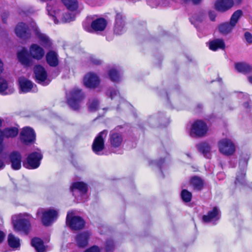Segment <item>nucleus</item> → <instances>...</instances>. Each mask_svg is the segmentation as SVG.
<instances>
[{
	"label": "nucleus",
	"mask_w": 252,
	"mask_h": 252,
	"mask_svg": "<svg viewBox=\"0 0 252 252\" xmlns=\"http://www.w3.org/2000/svg\"><path fill=\"white\" fill-rule=\"evenodd\" d=\"M90 60L91 62L94 65H99L102 63L101 60L95 58L94 56L90 57Z\"/></svg>",
	"instance_id": "nucleus-56"
},
{
	"label": "nucleus",
	"mask_w": 252,
	"mask_h": 252,
	"mask_svg": "<svg viewBox=\"0 0 252 252\" xmlns=\"http://www.w3.org/2000/svg\"><path fill=\"white\" fill-rule=\"evenodd\" d=\"M8 89V84L7 81L3 78L0 77V94L2 95L10 94H12L14 89L10 88L6 91Z\"/></svg>",
	"instance_id": "nucleus-34"
},
{
	"label": "nucleus",
	"mask_w": 252,
	"mask_h": 252,
	"mask_svg": "<svg viewBox=\"0 0 252 252\" xmlns=\"http://www.w3.org/2000/svg\"><path fill=\"white\" fill-rule=\"evenodd\" d=\"M234 28L229 22L221 23L218 26L219 32L223 35H227L230 33Z\"/></svg>",
	"instance_id": "nucleus-27"
},
{
	"label": "nucleus",
	"mask_w": 252,
	"mask_h": 252,
	"mask_svg": "<svg viewBox=\"0 0 252 252\" xmlns=\"http://www.w3.org/2000/svg\"><path fill=\"white\" fill-rule=\"evenodd\" d=\"M105 94L108 97L110 98L112 100L115 96L119 95L120 93L118 90L115 89L113 87H109L106 90Z\"/></svg>",
	"instance_id": "nucleus-43"
},
{
	"label": "nucleus",
	"mask_w": 252,
	"mask_h": 252,
	"mask_svg": "<svg viewBox=\"0 0 252 252\" xmlns=\"http://www.w3.org/2000/svg\"><path fill=\"white\" fill-rule=\"evenodd\" d=\"M5 167V164L3 161L0 159V170L3 169Z\"/></svg>",
	"instance_id": "nucleus-62"
},
{
	"label": "nucleus",
	"mask_w": 252,
	"mask_h": 252,
	"mask_svg": "<svg viewBox=\"0 0 252 252\" xmlns=\"http://www.w3.org/2000/svg\"><path fill=\"white\" fill-rule=\"evenodd\" d=\"M4 138H13L18 134L19 130L16 127L12 126L5 127L2 129Z\"/></svg>",
	"instance_id": "nucleus-32"
},
{
	"label": "nucleus",
	"mask_w": 252,
	"mask_h": 252,
	"mask_svg": "<svg viewBox=\"0 0 252 252\" xmlns=\"http://www.w3.org/2000/svg\"><path fill=\"white\" fill-rule=\"evenodd\" d=\"M69 189L73 195H74V191L76 189L78 190L81 193L85 194L88 191V186L87 184L83 182H76L72 184Z\"/></svg>",
	"instance_id": "nucleus-24"
},
{
	"label": "nucleus",
	"mask_w": 252,
	"mask_h": 252,
	"mask_svg": "<svg viewBox=\"0 0 252 252\" xmlns=\"http://www.w3.org/2000/svg\"><path fill=\"white\" fill-rule=\"evenodd\" d=\"M159 118L158 119L159 126H166L170 123L169 118L166 117L164 113L158 112V113Z\"/></svg>",
	"instance_id": "nucleus-40"
},
{
	"label": "nucleus",
	"mask_w": 252,
	"mask_h": 252,
	"mask_svg": "<svg viewBox=\"0 0 252 252\" xmlns=\"http://www.w3.org/2000/svg\"><path fill=\"white\" fill-rule=\"evenodd\" d=\"M205 13L203 11H199L198 12L194 14L191 18L189 19V21L191 23L197 28V26L196 24L197 22L201 23L203 22L204 17H205Z\"/></svg>",
	"instance_id": "nucleus-35"
},
{
	"label": "nucleus",
	"mask_w": 252,
	"mask_h": 252,
	"mask_svg": "<svg viewBox=\"0 0 252 252\" xmlns=\"http://www.w3.org/2000/svg\"><path fill=\"white\" fill-rule=\"evenodd\" d=\"M43 155L40 152H33L30 154L23 161V166L28 169H35L39 167Z\"/></svg>",
	"instance_id": "nucleus-6"
},
{
	"label": "nucleus",
	"mask_w": 252,
	"mask_h": 252,
	"mask_svg": "<svg viewBox=\"0 0 252 252\" xmlns=\"http://www.w3.org/2000/svg\"><path fill=\"white\" fill-rule=\"evenodd\" d=\"M15 185V189L17 190L19 189L26 190L28 189L29 187V183L28 181L26 179H22L21 180L18 184H14Z\"/></svg>",
	"instance_id": "nucleus-42"
},
{
	"label": "nucleus",
	"mask_w": 252,
	"mask_h": 252,
	"mask_svg": "<svg viewBox=\"0 0 252 252\" xmlns=\"http://www.w3.org/2000/svg\"><path fill=\"white\" fill-rule=\"evenodd\" d=\"M4 138V134L3 130L0 129V154L2 153L3 150V140Z\"/></svg>",
	"instance_id": "nucleus-53"
},
{
	"label": "nucleus",
	"mask_w": 252,
	"mask_h": 252,
	"mask_svg": "<svg viewBox=\"0 0 252 252\" xmlns=\"http://www.w3.org/2000/svg\"><path fill=\"white\" fill-rule=\"evenodd\" d=\"M22 158L21 154L18 151H13L9 154V159L12 169L18 170L21 168Z\"/></svg>",
	"instance_id": "nucleus-15"
},
{
	"label": "nucleus",
	"mask_w": 252,
	"mask_h": 252,
	"mask_svg": "<svg viewBox=\"0 0 252 252\" xmlns=\"http://www.w3.org/2000/svg\"><path fill=\"white\" fill-rule=\"evenodd\" d=\"M248 159L246 158H241L239 160V168L240 171L238 173L236 177L235 184L237 185L238 184L246 186L247 183L245 180L246 171L248 165Z\"/></svg>",
	"instance_id": "nucleus-11"
},
{
	"label": "nucleus",
	"mask_w": 252,
	"mask_h": 252,
	"mask_svg": "<svg viewBox=\"0 0 252 252\" xmlns=\"http://www.w3.org/2000/svg\"><path fill=\"white\" fill-rule=\"evenodd\" d=\"M5 237L4 233L0 230V244H1L4 240Z\"/></svg>",
	"instance_id": "nucleus-60"
},
{
	"label": "nucleus",
	"mask_w": 252,
	"mask_h": 252,
	"mask_svg": "<svg viewBox=\"0 0 252 252\" xmlns=\"http://www.w3.org/2000/svg\"><path fill=\"white\" fill-rule=\"evenodd\" d=\"M154 90L157 92V94L161 97L166 100L167 104L171 107L170 102L169 101V94H177L179 92V87L177 85H171L169 88V92H167L164 90L161 91V89L158 87L154 88Z\"/></svg>",
	"instance_id": "nucleus-13"
},
{
	"label": "nucleus",
	"mask_w": 252,
	"mask_h": 252,
	"mask_svg": "<svg viewBox=\"0 0 252 252\" xmlns=\"http://www.w3.org/2000/svg\"><path fill=\"white\" fill-rule=\"evenodd\" d=\"M99 104V101L97 99H94L90 100L88 103V109L90 112H95L98 108Z\"/></svg>",
	"instance_id": "nucleus-46"
},
{
	"label": "nucleus",
	"mask_w": 252,
	"mask_h": 252,
	"mask_svg": "<svg viewBox=\"0 0 252 252\" xmlns=\"http://www.w3.org/2000/svg\"><path fill=\"white\" fill-rule=\"evenodd\" d=\"M109 77L111 81L113 82H119L120 81V75L118 70L112 68L108 71Z\"/></svg>",
	"instance_id": "nucleus-39"
},
{
	"label": "nucleus",
	"mask_w": 252,
	"mask_h": 252,
	"mask_svg": "<svg viewBox=\"0 0 252 252\" xmlns=\"http://www.w3.org/2000/svg\"><path fill=\"white\" fill-rule=\"evenodd\" d=\"M108 130L104 129L99 132L94 138L92 147L93 151L96 155H101V152L104 149L105 139Z\"/></svg>",
	"instance_id": "nucleus-9"
},
{
	"label": "nucleus",
	"mask_w": 252,
	"mask_h": 252,
	"mask_svg": "<svg viewBox=\"0 0 252 252\" xmlns=\"http://www.w3.org/2000/svg\"><path fill=\"white\" fill-rule=\"evenodd\" d=\"M220 214L219 208L215 206L212 210L209 211L207 215L202 216V221L204 223H209L213 220H218L220 219Z\"/></svg>",
	"instance_id": "nucleus-18"
},
{
	"label": "nucleus",
	"mask_w": 252,
	"mask_h": 252,
	"mask_svg": "<svg viewBox=\"0 0 252 252\" xmlns=\"http://www.w3.org/2000/svg\"><path fill=\"white\" fill-rule=\"evenodd\" d=\"M75 19L74 15L70 12H66L63 14L62 21L64 23H67L72 21Z\"/></svg>",
	"instance_id": "nucleus-49"
},
{
	"label": "nucleus",
	"mask_w": 252,
	"mask_h": 252,
	"mask_svg": "<svg viewBox=\"0 0 252 252\" xmlns=\"http://www.w3.org/2000/svg\"><path fill=\"white\" fill-rule=\"evenodd\" d=\"M17 58L19 61L23 65H29L30 64V60L29 58V53L28 51L23 48L21 51L17 53Z\"/></svg>",
	"instance_id": "nucleus-31"
},
{
	"label": "nucleus",
	"mask_w": 252,
	"mask_h": 252,
	"mask_svg": "<svg viewBox=\"0 0 252 252\" xmlns=\"http://www.w3.org/2000/svg\"><path fill=\"white\" fill-rule=\"evenodd\" d=\"M100 83L98 77L94 73H89L84 78V84L87 88L95 89Z\"/></svg>",
	"instance_id": "nucleus-17"
},
{
	"label": "nucleus",
	"mask_w": 252,
	"mask_h": 252,
	"mask_svg": "<svg viewBox=\"0 0 252 252\" xmlns=\"http://www.w3.org/2000/svg\"><path fill=\"white\" fill-rule=\"evenodd\" d=\"M108 141L110 143L112 152L117 154H122V150L119 149L123 141V136L121 132H118L116 128L111 130L109 134Z\"/></svg>",
	"instance_id": "nucleus-5"
},
{
	"label": "nucleus",
	"mask_w": 252,
	"mask_h": 252,
	"mask_svg": "<svg viewBox=\"0 0 252 252\" xmlns=\"http://www.w3.org/2000/svg\"><path fill=\"white\" fill-rule=\"evenodd\" d=\"M31 246L33 247L36 252H45L46 248L43 241L39 237H33L31 241Z\"/></svg>",
	"instance_id": "nucleus-26"
},
{
	"label": "nucleus",
	"mask_w": 252,
	"mask_h": 252,
	"mask_svg": "<svg viewBox=\"0 0 252 252\" xmlns=\"http://www.w3.org/2000/svg\"><path fill=\"white\" fill-rule=\"evenodd\" d=\"M35 34L41 42V45L45 48H50L52 46V42L49 37L44 33L40 32L38 30L35 32Z\"/></svg>",
	"instance_id": "nucleus-29"
},
{
	"label": "nucleus",
	"mask_w": 252,
	"mask_h": 252,
	"mask_svg": "<svg viewBox=\"0 0 252 252\" xmlns=\"http://www.w3.org/2000/svg\"><path fill=\"white\" fill-rule=\"evenodd\" d=\"M10 15L8 11H3L1 14L2 22L3 24H6L7 23V19Z\"/></svg>",
	"instance_id": "nucleus-52"
},
{
	"label": "nucleus",
	"mask_w": 252,
	"mask_h": 252,
	"mask_svg": "<svg viewBox=\"0 0 252 252\" xmlns=\"http://www.w3.org/2000/svg\"><path fill=\"white\" fill-rule=\"evenodd\" d=\"M234 67L238 72L244 74L252 72V65L244 62L235 63Z\"/></svg>",
	"instance_id": "nucleus-22"
},
{
	"label": "nucleus",
	"mask_w": 252,
	"mask_h": 252,
	"mask_svg": "<svg viewBox=\"0 0 252 252\" xmlns=\"http://www.w3.org/2000/svg\"><path fill=\"white\" fill-rule=\"evenodd\" d=\"M62 1L66 7L70 11H73L78 8L77 0H62Z\"/></svg>",
	"instance_id": "nucleus-38"
},
{
	"label": "nucleus",
	"mask_w": 252,
	"mask_h": 252,
	"mask_svg": "<svg viewBox=\"0 0 252 252\" xmlns=\"http://www.w3.org/2000/svg\"><path fill=\"white\" fill-rule=\"evenodd\" d=\"M165 163V158H160L159 159L157 160L152 161L151 164H152L157 167L160 172L161 177L163 178H164V175L162 171V167L163 165Z\"/></svg>",
	"instance_id": "nucleus-41"
},
{
	"label": "nucleus",
	"mask_w": 252,
	"mask_h": 252,
	"mask_svg": "<svg viewBox=\"0 0 252 252\" xmlns=\"http://www.w3.org/2000/svg\"><path fill=\"white\" fill-rule=\"evenodd\" d=\"M243 13L242 10L238 9L235 11L231 15L229 22L235 27L240 18L243 16Z\"/></svg>",
	"instance_id": "nucleus-37"
},
{
	"label": "nucleus",
	"mask_w": 252,
	"mask_h": 252,
	"mask_svg": "<svg viewBox=\"0 0 252 252\" xmlns=\"http://www.w3.org/2000/svg\"><path fill=\"white\" fill-rule=\"evenodd\" d=\"M249 82L252 84V75L248 77Z\"/></svg>",
	"instance_id": "nucleus-64"
},
{
	"label": "nucleus",
	"mask_w": 252,
	"mask_h": 252,
	"mask_svg": "<svg viewBox=\"0 0 252 252\" xmlns=\"http://www.w3.org/2000/svg\"><path fill=\"white\" fill-rule=\"evenodd\" d=\"M83 27L84 29L87 32H91L93 30L91 28V25L90 26V23L87 21L83 23Z\"/></svg>",
	"instance_id": "nucleus-57"
},
{
	"label": "nucleus",
	"mask_w": 252,
	"mask_h": 252,
	"mask_svg": "<svg viewBox=\"0 0 252 252\" xmlns=\"http://www.w3.org/2000/svg\"><path fill=\"white\" fill-rule=\"evenodd\" d=\"M35 81L42 86H47L50 80L48 78L47 72L45 68L40 64L35 65L33 67Z\"/></svg>",
	"instance_id": "nucleus-8"
},
{
	"label": "nucleus",
	"mask_w": 252,
	"mask_h": 252,
	"mask_svg": "<svg viewBox=\"0 0 252 252\" xmlns=\"http://www.w3.org/2000/svg\"><path fill=\"white\" fill-rule=\"evenodd\" d=\"M197 148L199 152L203 155L206 158H209L207 155L210 153L211 151V146L207 142H202L196 145Z\"/></svg>",
	"instance_id": "nucleus-36"
},
{
	"label": "nucleus",
	"mask_w": 252,
	"mask_h": 252,
	"mask_svg": "<svg viewBox=\"0 0 252 252\" xmlns=\"http://www.w3.org/2000/svg\"><path fill=\"white\" fill-rule=\"evenodd\" d=\"M20 91L27 93L32 91L33 83L25 77H20L18 79Z\"/></svg>",
	"instance_id": "nucleus-19"
},
{
	"label": "nucleus",
	"mask_w": 252,
	"mask_h": 252,
	"mask_svg": "<svg viewBox=\"0 0 252 252\" xmlns=\"http://www.w3.org/2000/svg\"><path fill=\"white\" fill-rule=\"evenodd\" d=\"M234 5L233 0H217L215 3V9L220 12H225Z\"/></svg>",
	"instance_id": "nucleus-16"
},
{
	"label": "nucleus",
	"mask_w": 252,
	"mask_h": 252,
	"mask_svg": "<svg viewBox=\"0 0 252 252\" xmlns=\"http://www.w3.org/2000/svg\"><path fill=\"white\" fill-rule=\"evenodd\" d=\"M125 24L124 19V16L121 13L117 12L115 16V24Z\"/></svg>",
	"instance_id": "nucleus-51"
},
{
	"label": "nucleus",
	"mask_w": 252,
	"mask_h": 252,
	"mask_svg": "<svg viewBox=\"0 0 252 252\" xmlns=\"http://www.w3.org/2000/svg\"><path fill=\"white\" fill-rule=\"evenodd\" d=\"M31 215L25 214L23 216H20L15 220H12L14 230L24 235H28L32 230Z\"/></svg>",
	"instance_id": "nucleus-1"
},
{
	"label": "nucleus",
	"mask_w": 252,
	"mask_h": 252,
	"mask_svg": "<svg viewBox=\"0 0 252 252\" xmlns=\"http://www.w3.org/2000/svg\"><path fill=\"white\" fill-rule=\"evenodd\" d=\"M220 152L226 156L232 155L235 151L233 143L229 139L225 138L220 140L218 143Z\"/></svg>",
	"instance_id": "nucleus-12"
},
{
	"label": "nucleus",
	"mask_w": 252,
	"mask_h": 252,
	"mask_svg": "<svg viewBox=\"0 0 252 252\" xmlns=\"http://www.w3.org/2000/svg\"><path fill=\"white\" fill-rule=\"evenodd\" d=\"M47 63L51 67H56L59 64L58 56L56 52L49 51L46 55Z\"/></svg>",
	"instance_id": "nucleus-25"
},
{
	"label": "nucleus",
	"mask_w": 252,
	"mask_h": 252,
	"mask_svg": "<svg viewBox=\"0 0 252 252\" xmlns=\"http://www.w3.org/2000/svg\"><path fill=\"white\" fill-rule=\"evenodd\" d=\"M209 17L211 21H215L217 14L215 11L210 10L208 12Z\"/></svg>",
	"instance_id": "nucleus-58"
},
{
	"label": "nucleus",
	"mask_w": 252,
	"mask_h": 252,
	"mask_svg": "<svg viewBox=\"0 0 252 252\" xmlns=\"http://www.w3.org/2000/svg\"><path fill=\"white\" fill-rule=\"evenodd\" d=\"M159 118V116H158V114L152 116H150L147 121L149 125L152 127H159V123L158 119Z\"/></svg>",
	"instance_id": "nucleus-44"
},
{
	"label": "nucleus",
	"mask_w": 252,
	"mask_h": 252,
	"mask_svg": "<svg viewBox=\"0 0 252 252\" xmlns=\"http://www.w3.org/2000/svg\"><path fill=\"white\" fill-rule=\"evenodd\" d=\"M208 131V126L203 121L197 120L192 124L189 135L192 137L200 138L205 135Z\"/></svg>",
	"instance_id": "nucleus-7"
},
{
	"label": "nucleus",
	"mask_w": 252,
	"mask_h": 252,
	"mask_svg": "<svg viewBox=\"0 0 252 252\" xmlns=\"http://www.w3.org/2000/svg\"><path fill=\"white\" fill-rule=\"evenodd\" d=\"M47 10L48 12V15L52 17L53 20L54 21L55 24H58L59 21L55 16V12L54 10H52V7L49 6L48 4L47 5Z\"/></svg>",
	"instance_id": "nucleus-50"
},
{
	"label": "nucleus",
	"mask_w": 252,
	"mask_h": 252,
	"mask_svg": "<svg viewBox=\"0 0 252 252\" xmlns=\"http://www.w3.org/2000/svg\"><path fill=\"white\" fill-rule=\"evenodd\" d=\"M181 197L184 202L188 203L191 200L192 193L187 189H184L181 191Z\"/></svg>",
	"instance_id": "nucleus-45"
},
{
	"label": "nucleus",
	"mask_w": 252,
	"mask_h": 252,
	"mask_svg": "<svg viewBox=\"0 0 252 252\" xmlns=\"http://www.w3.org/2000/svg\"><path fill=\"white\" fill-rule=\"evenodd\" d=\"M15 31L17 36L20 38L27 39L31 38V30L28 26L23 22L18 23Z\"/></svg>",
	"instance_id": "nucleus-14"
},
{
	"label": "nucleus",
	"mask_w": 252,
	"mask_h": 252,
	"mask_svg": "<svg viewBox=\"0 0 252 252\" xmlns=\"http://www.w3.org/2000/svg\"><path fill=\"white\" fill-rule=\"evenodd\" d=\"M41 217V221L43 225L49 226L53 223L58 217V212L53 209L45 210L43 208H39L36 212V216Z\"/></svg>",
	"instance_id": "nucleus-4"
},
{
	"label": "nucleus",
	"mask_w": 252,
	"mask_h": 252,
	"mask_svg": "<svg viewBox=\"0 0 252 252\" xmlns=\"http://www.w3.org/2000/svg\"><path fill=\"white\" fill-rule=\"evenodd\" d=\"M203 108V105L202 104H198L196 106V109L197 112H200Z\"/></svg>",
	"instance_id": "nucleus-61"
},
{
	"label": "nucleus",
	"mask_w": 252,
	"mask_h": 252,
	"mask_svg": "<svg viewBox=\"0 0 252 252\" xmlns=\"http://www.w3.org/2000/svg\"><path fill=\"white\" fill-rule=\"evenodd\" d=\"M30 53L32 58L40 60L44 56V49L36 44H32L30 47Z\"/></svg>",
	"instance_id": "nucleus-20"
},
{
	"label": "nucleus",
	"mask_w": 252,
	"mask_h": 252,
	"mask_svg": "<svg viewBox=\"0 0 252 252\" xmlns=\"http://www.w3.org/2000/svg\"><path fill=\"white\" fill-rule=\"evenodd\" d=\"M115 248L114 242L113 240L107 239L105 243V252H113Z\"/></svg>",
	"instance_id": "nucleus-47"
},
{
	"label": "nucleus",
	"mask_w": 252,
	"mask_h": 252,
	"mask_svg": "<svg viewBox=\"0 0 252 252\" xmlns=\"http://www.w3.org/2000/svg\"><path fill=\"white\" fill-rule=\"evenodd\" d=\"M147 2L152 7L156 6L158 3L156 0H147Z\"/></svg>",
	"instance_id": "nucleus-59"
},
{
	"label": "nucleus",
	"mask_w": 252,
	"mask_h": 252,
	"mask_svg": "<svg viewBox=\"0 0 252 252\" xmlns=\"http://www.w3.org/2000/svg\"><path fill=\"white\" fill-rule=\"evenodd\" d=\"M65 223L71 230L77 231L85 227L86 221L82 217L75 215L73 211H69L66 217Z\"/></svg>",
	"instance_id": "nucleus-3"
},
{
	"label": "nucleus",
	"mask_w": 252,
	"mask_h": 252,
	"mask_svg": "<svg viewBox=\"0 0 252 252\" xmlns=\"http://www.w3.org/2000/svg\"><path fill=\"white\" fill-rule=\"evenodd\" d=\"M124 24H115L114 32L115 34L121 35L126 32V28Z\"/></svg>",
	"instance_id": "nucleus-48"
},
{
	"label": "nucleus",
	"mask_w": 252,
	"mask_h": 252,
	"mask_svg": "<svg viewBox=\"0 0 252 252\" xmlns=\"http://www.w3.org/2000/svg\"><path fill=\"white\" fill-rule=\"evenodd\" d=\"M190 184L193 189L197 191L202 190L204 186L203 180L197 176H194L191 178Z\"/></svg>",
	"instance_id": "nucleus-30"
},
{
	"label": "nucleus",
	"mask_w": 252,
	"mask_h": 252,
	"mask_svg": "<svg viewBox=\"0 0 252 252\" xmlns=\"http://www.w3.org/2000/svg\"><path fill=\"white\" fill-rule=\"evenodd\" d=\"M19 138L23 144L30 145L35 142L36 134L33 128L29 126H26L22 128L20 133Z\"/></svg>",
	"instance_id": "nucleus-10"
},
{
	"label": "nucleus",
	"mask_w": 252,
	"mask_h": 252,
	"mask_svg": "<svg viewBox=\"0 0 252 252\" xmlns=\"http://www.w3.org/2000/svg\"><path fill=\"white\" fill-rule=\"evenodd\" d=\"M67 103L74 111H78L80 108L81 102L85 98V94L81 89L74 88L68 94L66 93Z\"/></svg>",
	"instance_id": "nucleus-2"
},
{
	"label": "nucleus",
	"mask_w": 252,
	"mask_h": 252,
	"mask_svg": "<svg viewBox=\"0 0 252 252\" xmlns=\"http://www.w3.org/2000/svg\"><path fill=\"white\" fill-rule=\"evenodd\" d=\"M90 235L88 232H81L78 234L75 238L77 245L79 248H85L88 244Z\"/></svg>",
	"instance_id": "nucleus-21"
},
{
	"label": "nucleus",
	"mask_w": 252,
	"mask_h": 252,
	"mask_svg": "<svg viewBox=\"0 0 252 252\" xmlns=\"http://www.w3.org/2000/svg\"><path fill=\"white\" fill-rule=\"evenodd\" d=\"M84 252H100V249L98 246L94 245L87 249Z\"/></svg>",
	"instance_id": "nucleus-54"
},
{
	"label": "nucleus",
	"mask_w": 252,
	"mask_h": 252,
	"mask_svg": "<svg viewBox=\"0 0 252 252\" xmlns=\"http://www.w3.org/2000/svg\"><path fill=\"white\" fill-rule=\"evenodd\" d=\"M245 38L247 41V42L249 43H252V34L248 32H246L244 33Z\"/></svg>",
	"instance_id": "nucleus-55"
},
{
	"label": "nucleus",
	"mask_w": 252,
	"mask_h": 252,
	"mask_svg": "<svg viewBox=\"0 0 252 252\" xmlns=\"http://www.w3.org/2000/svg\"><path fill=\"white\" fill-rule=\"evenodd\" d=\"M243 106L246 108H250V104L249 102H245L243 104Z\"/></svg>",
	"instance_id": "nucleus-63"
},
{
	"label": "nucleus",
	"mask_w": 252,
	"mask_h": 252,
	"mask_svg": "<svg viewBox=\"0 0 252 252\" xmlns=\"http://www.w3.org/2000/svg\"><path fill=\"white\" fill-rule=\"evenodd\" d=\"M7 242L9 246L11 248L18 249L20 247V239L12 233L8 234Z\"/></svg>",
	"instance_id": "nucleus-33"
},
{
	"label": "nucleus",
	"mask_w": 252,
	"mask_h": 252,
	"mask_svg": "<svg viewBox=\"0 0 252 252\" xmlns=\"http://www.w3.org/2000/svg\"><path fill=\"white\" fill-rule=\"evenodd\" d=\"M107 24V22L104 18H99L92 21L91 28L95 32H102L105 29Z\"/></svg>",
	"instance_id": "nucleus-23"
},
{
	"label": "nucleus",
	"mask_w": 252,
	"mask_h": 252,
	"mask_svg": "<svg viewBox=\"0 0 252 252\" xmlns=\"http://www.w3.org/2000/svg\"><path fill=\"white\" fill-rule=\"evenodd\" d=\"M225 47V44L222 39H215L210 41L209 43V49L214 51H216L219 49H224Z\"/></svg>",
	"instance_id": "nucleus-28"
}]
</instances>
